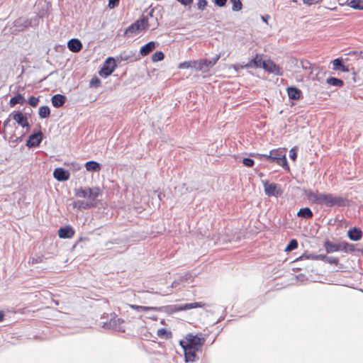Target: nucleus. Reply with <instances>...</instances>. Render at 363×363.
<instances>
[{
  "instance_id": "53",
  "label": "nucleus",
  "mask_w": 363,
  "mask_h": 363,
  "mask_svg": "<svg viewBox=\"0 0 363 363\" xmlns=\"http://www.w3.org/2000/svg\"><path fill=\"white\" fill-rule=\"evenodd\" d=\"M179 3L184 6H189L192 4L194 0H177Z\"/></svg>"
},
{
  "instance_id": "3",
  "label": "nucleus",
  "mask_w": 363,
  "mask_h": 363,
  "mask_svg": "<svg viewBox=\"0 0 363 363\" xmlns=\"http://www.w3.org/2000/svg\"><path fill=\"white\" fill-rule=\"evenodd\" d=\"M323 246L326 252L328 254L340 251L345 252H353L355 251L354 245L346 241H341L338 243H333L329 240H326Z\"/></svg>"
},
{
  "instance_id": "51",
  "label": "nucleus",
  "mask_w": 363,
  "mask_h": 363,
  "mask_svg": "<svg viewBox=\"0 0 363 363\" xmlns=\"http://www.w3.org/2000/svg\"><path fill=\"white\" fill-rule=\"evenodd\" d=\"M100 169H101V164L99 162L92 160V162H91L92 172H99L100 170Z\"/></svg>"
},
{
  "instance_id": "24",
  "label": "nucleus",
  "mask_w": 363,
  "mask_h": 363,
  "mask_svg": "<svg viewBox=\"0 0 363 363\" xmlns=\"http://www.w3.org/2000/svg\"><path fill=\"white\" fill-rule=\"evenodd\" d=\"M66 96L60 94H55L51 99L52 104L55 108L62 107L66 102Z\"/></svg>"
},
{
  "instance_id": "42",
  "label": "nucleus",
  "mask_w": 363,
  "mask_h": 363,
  "mask_svg": "<svg viewBox=\"0 0 363 363\" xmlns=\"http://www.w3.org/2000/svg\"><path fill=\"white\" fill-rule=\"evenodd\" d=\"M44 257L43 256H35L30 257L28 263L31 264L40 263L43 261Z\"/></svg>"
},
{
  "instance_id": "30",
  "label": "nucleus",
  "mask_w": 363,
  "mask_h": 363,
  "mask_svg": "<svg viewBox=\"0 0 363 363\" xmlns=\"http://www.w3.org/2000/svg\"><path fill=\"white\" fill-rule=\"evenodd\" d=\"M265 60L262 59V55L256 54L252 59V63L254 68H262V65L264 64Z\"/></svg>"
},
{
  "instance_id": "2",
  "label": "nucleus",
  "mask_w": 363,
  "mask_h": 363,
  "mask_svg": "<svg viewBox=\"0 0 363 363\" xmlns=\"http://www.w3.org/2000/svg\"><path fill=\"white\" fill-rule=\"evenodd\" d=\"M44 16V12H40L38 15L30 18L21 17L15 20L13 26L11 28V33L16 35L18 33L25 30L29 27H35L39 24L40 18Z\"/></svg>"
},
{
  "instance_id": "29",
  "label": "nucleus",
  "mask_w": 363,
  "mask_h": 363,
  "mask_svg": "<svg viewBox=\"0 0 363 363\" xmlns=\"http://www.w3.org/2000/svg\"><path fill=\"white\" fill-rule=\"evenodd\" d=\"M313 216V213L308 207L302 208L297 213V216L303 218H311Z\"/></svg>"
},
{
  "instance_id": "55",
  "label": "nucleus",
  "mask_w": 363,
  "mask_h": 363,
  "mask_svg": "<svg viewBox=\"0 0 363 363\" xmlns=\"http://www.w3.org/2000/svg\"><path fill=\"white\" fill-rule=\"evenodd\" d=\"M326 257H327L326 255H323V254L317 255H315V260H322V261L325 262Z\"/></svg>"
},
{
  "instance_id": "14",
  "label": "nucleus",
  "mask_w": 363,
  "mask_h": 363,
  "mask_svg": "<svg viewBox=\"0 0 363 363\" xmlns=\"http://www.w3.org/2000/svg\"><path fill=\"white\" fill-rule=\"evenodd\" d=\"M43 139V134L41 130H38L37 133H33L29 135L26 141V146L29 148L36 147L39 146Z\"/></svg>"
},
{
  "instance_id": "21",
  "label": "nucleus",
  "mask_w": 363,
  "mask_h": 363,
  "mask_svg": "<svg viewBox=\"0 0 363 363\" xmlns=\"http://www.w3.org/2000/svg\"><path fill=\"white\" fill-rule=\"evenodd\" d=\"M363 235L362 231L359 228L354 227L348 230L347 236L352 241H359Z\"/></svg>"
},
{
  "instance_id": "31",
  "label": "nucleus",
  "mask_w": 363,
  "mask_h": 363,
  "mask_svg": "<svg viewBox=\"0 0 363 363\" xmlns=\"http://www.w3.org/2000/svg\"><path fill=\"white\" fill-rule=\"evenodd\" d=\"M326 82L333 86L342 87L344 86V82L342 79L333 77L327 78Z\"/></svg>"
},
{
  "instance_id": "13",
  "label": "nucleus",
  "mask_w": 363,
  "mask_h": 363,
  "mask_svg": "<svg viewBox=\"0 0 363 363\" xmlns=\"http://www.w3.org/2000/svg\"><path fill=\"white\" fill-rule=\"evenodd\" d=\"M123 320L117 318V316H114L113 318H111L108 323H104V327L111 328L115 331L124 332L125 327L123 325Z\"/></svg>"
},
{
  "instance_id": "25",
  "label": "nucleus",
  "mask_w": 363,
  "mask_h": 363,
  "mask_svg": "<svg viewBox=\"0 0 363 363\" xmlns=\"http://www.w3.org/2000/svg\"><path fill=\"white\" fill-rule=\"evenodd\" d=\"M286 90L290 99L298 100L301 96V91L296 86H289Z\"/></svg>"
},
{
  "instance_id": "23",
  "label": "nucleus",
  "mask_w": 363,
  "mask_h": 363,
  "mask_svg": "<svg viewBox=\"0 0 363 363\" xmlns=\"http://www.w3.org/2000/svg\"><path fill=\"white\" fill-rule=\"evenodd\" d=\"M67 48L73 52H78L82 48L81 41L77 38H72L67 42Z\"/></svg>"
},
{
  "instance_id": "39",
  "label": "nucleus",
  "mask_w": 363,
  "mask_h": 363,
  "mask_svg": "<svg viewBox=\"0 0 363 363\" xmlns=\"http://www.w3.org/2000/svg\"><path fill=\"white\" fill-rule=\"evenodd\" d=\"M152 62H156L164 58V54L162 51L155 52L151 57Z\"/></svg>"
},
{
  "instance_id": "12",
  "label": "nucleus",
  "mask_w": 363,
  "mask_h": 363,
  "mask_svg": "<svg viewBox=\"0 0 363 363\" xmlns=\"http://www.w3.org/2000/svg\"><path fill=\"white\" fill-rule=\"evenodd\" d=\"M262 69L270 74H274L277 76L283 75L281 68L269 59L265 60L264 64L262 65Z\"/></svg>"
},
{
  "instance_id": "20",
  "label": "nucleus",
  "mask_w": 363,
  "mask_h": 363,
  "mask_svg": "<svg viewBox=\"0 0 363 363\" xmlns=\"http://www.w3.org/2000/svg\"><path fill=\"white\" fill-rule=\"evenodd\" d=\"M74 235V230L73 228L70 225H65L64 227H61L58 230V236L60 238L67 239L71 238Z\"/></svg>"
},
{
  "instance_id": "7",
  "label": "nucleus",
  "mask_w": 363,
  "mask_h": 363,
  "mask_svg": "<svg viewBox=\"0 0 363 363\" xmlns=\"http://www.w3.org/2000/svg\"><path fill=\"white\" fill-rule=\"evenodd\" d=\"M184 342L183 346L189 347L197 351H200L204 345L206 340L199 337L198 335L188 333L185 336V340H182Z\"/></svg>"
},
{
  "instance_id": "52",
  "label": "nucleus",
  "mask_w": 363,
  "mask_h": 363,
  "mask_svg": "<svg viewBox=\"0 0 363 363\" xmlns=\"http://www.w3.org/2000/svg\"><path fill=\"white\" fill-rule=\"evenodd\" d=\"M100 84H101L100 79L96 76L92 77V87L96 88V87L99 86Z\"/></svg>"
},
{
  "instance_id": "26",
  "label": "nucleus",
  "mask_w": 363,
  "mask_h": 363,
  "mask_svg": "<svg viewBox=\"0 0 363 363\" xmlns=\"http://www.w3.org/2000/svg\"><path fill=\"white\" fill-rule=\"evenodd\" d=\"M74 191V195L78 198L91 199V188H88L87 189H84L82 188L75 189Z\"/></svg>"
},
{
  "instance_id": "49",
  "label": "nucleus",
  "mask_w": 363,
  "mask_h": 363,
  "mask_svg": "<svg viewBox=\"0 0 363 363\" xmlns=\"http://www.w3.org/2000/svg\"><path fill=\"white\" fill-rule=\"evenodd\" d=\"M119 2H120V0H108V6L111 9H113L118 6Z\"/></svg>"
},
{
  "instance_id": "45",
  "label": "nucleus",
  "mask_w": 363,
  "mask_h": 363,
  "mask_svg": "<svg viewBox=\"0 0 363 363\" xmlns=\"http://www.w3.org/2000/svg\"><path fill=\"white\" fill-rule=\"evenodd\" d=\"M38 102L39 99L33 96H30L28 100V104L32 107H36L38 104Z\"/></svg>"
},
{
  "instance_id": "22",
  "label": "nucleus",
  "mask_w": 363,
  "mask_h": 363,
  "mask_svg": "<svg viewBox=\"0 0 363 363\" xmlns=\"http://www.w3.org/2000/svg\"><path fill=\"white\" fill-rule=\"evenodd\" d=\"M156 43H155L154 41H150V42H148L147 43H146L145 45H144L143 46H142L140 50V53L138 54V55H140V57L141 56L142 57L147 56L150 52H152L156 47Z\"/></svg>"
},
{
  "instance_id": "6",
  "label": "nucleus",
  "mask_w": 363,
  "mask_h": 363,
  "mask_svg": "<svg viewBox=\"0 0 363 363\" xmlns=\"http://www.w3.org/2000/svg\"><path fill=\"white\" fill-rule=\"evenodd\" d=\"M148 27L149 24L147 17L142 16L141 18H140L126 28L125 34L128 36L135 35L147 29Z\"/></svg>"
},
{
  "instance_id": "34",
  "label": "nucleus",
  "mask_w": 363,
  "mask_h": 363,
  "mask_svg": "<svg viewBox=\"0 0 363 363\" xmlns=\"http://www.w3.org/2000/svg\"><path fill=\"white\" fill-rule=\"evenodd\" d=\"M196 60L195 61H185L180 63L178 66L179 69L193 68L196 70Z\"/></svg>"
},
{
  "instance_id": "15",
  "label": "nucleus",
  "mask_w": 363,
  "mask_h": 363,
  "mask_svg": "<svg viewBox=\"0 0 363 363\" xmlns=\"http://www.w3.org/2000/svg\"><path fill=\"white\" fill-rule=\"evenodd\" d=\"M205 306V303H203L201 302H194V303H184L180 305H174L172 306V308L174 309V311L178 312V311H187L199 307H203Z\"/></svg>"
},
{
  "instance_id": "37",
  "label": "nucleus",
  "mask_w": 363,
  "mask_h": 363,
  "mask_svg": "<svg viewBox=\"0 0 363 363\" xmlns=\"http://www.w3.org/2000/svg\"><path fill=\"white\" fill-rule=\"evenodd\" d=\"M100 194L99 187L92 188V209L96 208V199Z\"/></svg>"
},
{
  "instance_id": "57",
  "label": "nucleus",
  "mask_w": 363,
  "mask_h": 363,
  "mask_svg": "<svg viewBox=\"0 0 363 363\" xmlns=\"http://www.w3.org/2000/svg\"><path fill=\"white\" fill-rule=\"evenodd\" d=\"M12 118H10L9 116L4 121L3 126L4 128H7L10 125L11 119Z\"/></svg>"
},
{
  "instance_id": "43",
  "label": "nucleus",
  "mask_w": 363,
  "mask_h": 363,
  "mask_svg": "<svg viewBox=\"0 0 363 363\" xmlns=\"http://www.w3.org/2000/svg\"><path fill=\"white\" fill-rule=\"evenodd\" d=\"M196 5L199 11H203L208 5V1L207 0H198Z\"/></svg>"
},
{
  "instance_id": "41",
  "label": "nucleus",
  "mask_w": 363,
  "mask_h": 363,
  "mask_svg": "<svg viewBox=\"0 0 363 363\" xmlns=\"http://www.w3.org/2000/svg\"><path fill=\"white\" fill-rule=\"evenodd\" d=\"M315 255H313V254L303 253L302 255H301L300 257L296 258V259L295 261L298 262V261L303 260V259H313V260H315Z\"/></svg>"
},
{
  "instance_id": "35",
  "label": "nucleus",
  "mask_w": 363,
  "mask_h": 363,
  "mask_svg": "<svg viewBox=\"0 0 363 363\" xmlns=\"http://www.w3.org/2000/svg\"><path fill=\"white\" fill-rule=\"evenodd\" d=\"M349 6L354 9L363 10V0H351Z\"/></svg>"
},
{
  "instance_id": "27",
  "label": "nucleus",
  "mask_w": 363,
  "mask_h": 363,
  "mask_svg": "<svg viewBox=\"0 0 363 363\" xmlns=\"http://www.w3.org/2000/svg\"><path fill=\"white\" fill-rule=\"evenodd\" d=\"M72 205L74 208L78 209H88L91 207V199L75 201Z\"/></svg>"
},
{
  "instance_id": "62",
  "label": "nucleus",
  "mask_w": 363,
  "mask_h": 363,
  "mask_svg": "<svg viewBox=\"0 0 363 363\" xmlns=\"http://www.w3.org/2000/svg\"><path fill=\"white\" fill-rule=\"evenodd\" d=\"M4 319V313L3 311H0V322H2Z\"/></svg>"
},
{
  "instance_id": "1",
  "label": "nucleus",
  "mask_w": 363,
  "mask_h": 363,
  "mask_svg": "<svg viewBox=\"0 0 363 363\" xmlns=\"http://www.w3.org/2000/svg\"><path fill=\"white\" fill-rule=\"evenodd\" d=\"M307 199L313 203L324 205L326 207L345 206L346 199L341 196H335L329 193H320L318 191H313L308 189L306 191Z\"/></svg>"
},
{
  "instance_id": "40",
  "label": "nucleus",
  "mask_w": 363,
  "mask_h": 363,
  "mask_svg": "<svg viewBox=\"0 0 363 363\" xmlns=\"http://www.w3.org/2000/svg\"><path fill=\"white\" fill-rule=\"evenodd\" d=\"M25 134L26 133H22L21 135L18 136L15 133H13L11 135L9 141L13 143H18L23 140V138L24 137Z\"/></svg>"
},
{
  "instance_id": "32",
  "label": "nucleus",
  "mask_w": 363,
  "mask_h": 363,
  "mask_svg": "<svg viewBox=\"0 0 363 363\" xmlns=\"http://www.w3.org/2000/svg\"><path fill=\"white\" fill-rule=\"evenodd\" d=\"M38 114L40 118H46L50 115V108L48 106H43L39 108Z\"/></svg>"
},
{
  "instance_id": "4",
  "label": "nucleus",
  "mask_w": 363,
  "mask_h": 363,
  "mask_svg": "<svg viewBox=\"0 0 363 363\" xmlns=\"http://www.w3.org/2000/svg\"><path fill=\"white\" fill-rule=\"evenodd\" d=\"M256 157H257L260 160L264 158L267 160H269L272 162H276L277 164L282 167L283 168H289L287 160L286 158V155H283L282 152L280 150L270 151L269 155L257 154Z\"/></svg>"
},
{
  "instance_id": "33",
  "label": "nucleus",
  "mask_w": 363,
  "mask_h": 363,
  "mask_svg": "<svg viewBox=\"0 0 363 363\" xmlns=\"http://www.w3.org/2000/svg\"><path fill=\"white\" fill-rule=\"evenodd\" d=\"M130 308L132 309L136 310L138 311H158L157 307H150V306H143L138 305H130Z\"/></svg>"
},
{
  "instance_id": "10",
  "label": "nucleus",
  "mask_w": 363,
  "mask_h": 363,
  "mask_svg": "<svg viewBox=\"0 0 363 363\" xmlns=\"http://www.w3.org/2000/svg\"><path fill=\"white\" fill-rule=\"evenodd\" d=\"M264 193L268 196H279L281 194L280 186L275 183H269L268 180L262 181Z\"/></svg>"
},
{
  "instance_id": "63",
  "label": "nucleus",
  "mask_w": 363,
  "mask_h": 363,
  "mask_svg": "<svg viewBox=\"0 0 363 363\" xmlns=\"http://www.w3.org/2000/svg\"><path fill=\"white\" fill-rule=\"evenodd\" d=\"M89 86H91V81H89Z\"/></svg>"
},
{
  "instance_id": "48",
  "label": "nucleus",
  "mask_w": 363,
  "mask_h": 363,
  "mask_svg": "<svg viewBox=\"0 0 363 363\" xmlns=\"http://www.w3.org/2000/svg\"><path fill=\"white\" fill-rule=\"evenodd\" d=\"M301 66L303 69H311L312 68L311 63L308 60H301Z\"/></svg>"
},
{
  "instance_id": "16",
  "label": "nucleus",
  "mask_w": 363,
  "mask_h": 363,
  "mask_svg": "<svg viewBox=\"0 0 363 363\" xmlns=\"http://www.w3.org/2000/svg\"><path fill=\"white\" fill-rule=\"evenodd\" d=\"M184 342L182 340L179 341V345L184 350V359L186 362H194L195 360L196 352H198L196 350L191 349L189 347H186L183 346Z\"/></svg>"
},
{
  "instance_id": "46",
  "label": "nucleus",
  "mask_w": 363,
  "mask_h": 363,
  "mask_svg": "<svg viewBox=\"0 0 363 363\" xmlns=\"http://www.w3.org/2000/svg\"><path fill=\"white\" fill-rule=\"evenodd\" d=\"M242 164L247 167H252L254 165L255 162L250 157H245L242 159Z\"/></svg>"
},
{
  "instance_id": "58",
  "label": "nucleus",
  "mask_w": 363,
  "mask_h": 363,
  "mask_svg": "<svg viewBox=\"0 0 363 363\" xmlns=\"http://www.w3.org/2000/svg\"><path fill=\"white\" fill-rule=\"evenodd\" d=\"M101 302H103V303L105 305V306H107V303L104 301H100V300H96L95 301V303H93L92 302V307H95V306H100V303Z\"/></svg>"
},
{
  "instance_id": "61",
  "label": "nucleus",
  "mask_w": 363,
  "mask_h": 363,
  "mask_svg": "<svg viewBox=\"0 0 363 363\" xmlns=\"http://www.w3.org/2000/svg\"><path fill=\"white\" fill-rule=\"evenodd\" d=\"M269 16H268V15H265V16H262V21H263L264 23H267V21H268V19H269Z\"/></svg>"
},
{
  "instance_id": "56",
  "label": "nucleus",
  "mask_w": 363,
  "mask_h": 363,
  "mask_svg": "<svg viewBox=\"0 0 363 363\" xmlns=\"http://www.w3.org/2000/svg\"><path fill=\"white\" fill-rule=\"evenodd\" d=\"M242 68H245V69L254 68V65H252V60H250L247 63L242 65Z\"/></svg>"
},
{
  "instance_id": "36",
  "label": "nucleus",
  "mask_w": 363,
  "mask_h": 363,
  "mask_svg": "<svg viewBox=\"0 0 363 363\" xmlns=\"http://www.w3.org/2000/svg\"><path fill=\"white\" fill-rule=\"evenodd\" d=\"M298 241L296 239H291L285 248L286 252L292 251L298 247Z\"/></svg>"
},
{
  "instance_id": "50",
  "label": "nucleus",
  "mask_w": 363,
  "mask_h": 363,
  "mask_svg": "<svg viewBox=\"0 0 363 363\" xmlns=\"http://www.w3.org/2000/svg\"><path fill=\"white\" fill-rule=\"evenodd\" d=\"M228 0H212V2L218 7H223L225 6Z\"/></svg>"
},
{
  "instance_id": "28",
  "label": "nucleus",
  "mask_w": 363,
  "mask_h": 363,
  "mask_svg": "<svg viewBox=\"0 0 363 363\" xmlns=\"http://www.w3.org/2000/svg\"><path fill=\"white\" fill-rule=\"evenodd\" d=\"M26 101V99L21 94H17L16 96L11 98L9 101V106L11 107H14L18 104L23 105Z\"/></svg>"
},
{
  "instance_id": "5",
  "label": "nucleus",
  "mask_w": 363,
  "mask_h": 363,
  "mask_svg": "<svg viewBox=\"0 0 363 363\" xmlns=\"http://www.w3.org/2000/svg\"><path fill=\"white\" fill-rule=\"evenodd\" d=\"M118 66L134 62L140 60L137 50H125L114 57Z\"/></svg>"
},
{
  "instance_id": "44",
  "label": "nucleus",
  "mask_w": 363,
  "mask_h": 363,
  "mask_svg": "<svg viewBox=\"0 0 363 363\" xmlns=\"http://www.w3.org/2000/svg\"><path fill=\"white\" fill-rule=\"evenodd\" d=\"M325 262L337 265L339 263V259L337 257H332V256H327L325 258Z\"/></svg>"
},
{
  "instance_id": "9",
  "label": "nucleus",
  "mask_w": 363,
  "mask_h": 363,
  "mask_svg": "<svg viewBox=\"0 0 363 363\" xmlns=\"http://www.w3.org/2000/svg\"><path fill=\"white\" fill-rule=\"evenodd\" d=\"M220 58V55H216L211 60L209 59H202L199 60H196V70L201 71L202 72H207L210 70V69L214 66L218 60Z\"/></svg>"
},
{
  "instance_id": "8",
  "label": "nucleus",
  "mask_w": 363,
  "mask_h": 363,
  "mask_svg": "<svg viewBox=\"0 0 363 363\" xmlns=\"http://www.w3.org/2000/svg\"><path fill=\"white\" fill-rule=\"evenodd\" d=\"M118 64L113 57H108L104 61L101 69L99 71V74L103 78H106L114 72L117 67Z\"/></svg>"
},
{
  "instance_id": "18",
  "label": "nucleus",
  "mask_w": 363,
  "mask_h": 363,
  "mask_svg": "<svg viewBox=\"0 0 363 363\" xmlns=\"http://www.w3.org/2000/svg\"><path fill=\"white\" fill-rule=\"evenodd\" d=\"M193 280V277L190 272H186L183 276H179L177 279H176L171 285L172 288H177L179 287L180 285L184 283H190Z\"/></svg>"
},
{
  "instance_id": "19",
  "label": "nucleus",
  "mask_w": 363,
  "mask_h": 363,
  "mask_svg": "<svg viewBox=\"0 0 363 363\" xmlns=\"http://www.w3.org/2000/svg\"><path fill=\"white\" fill-rule=\"evenodd\" d=\"M332 64L333 70L342 71L343 72H348L350 71L349 67L344 64V60L342 57L333 60Z\"/></svg>"
},
{
  "instance_id": "60",
  "label": "nucleus",
  "mask_w": 363,
  "mask_h": 363,
  "mask_svg": "<svg viewBox=\"0 0 363 363\" xmlns=\"http://www.w3.org/2000/svg\"><path fill=\"white\" fill-rule=\"evenodd\" d=\"M84 165H85V167H86V170L89 171V172H91V160L86 162Z\"/></svg>"
},
{
  "instance_id": "59",
  "label": "nucleus",
  "mask_w": 363,
  "mask_h": 363,
  "mask_svg": "<svg viewBox=\"0 0 363 363\" xmlns=\"http://www.w3.org/2000/svg\"><path fill=\"white\" fill-rule=\"evenodd\" d=\"M304 4L311 6L315 3V0H303Z\"/></svg>"
},
{
  "instance_id": "11",
  "label": "nucleus",
  "mask_w": 363,
  "mask_h": 363,
  "mask_svg": "<svg viewBox=\"0 0 363 363\" xmlns=\"http://www.w3.org/2000/svg\"><path fill=\"white\" fill-rule=\"evenodd\" d=\"M9 117L12 118L20 126L26 128L28 132L30 130V125L28 121L26 115L23 114L20 111H14L9 114Z\"/></svg>"
},
{
  "instance_id": "54",
  "label": "nucleus",
  "mask_w": 363,
  "mask_h": 363,
  "mask_svg": "<svg viewBox=\"0 0 363 363\" xmlns=\"http://www.w3.org/2000/svg\"><path fill=\"white\" fill-rule=\"evenodd\" d=\"M167 334H170V332H168L165 328H160L157 330L158 336L161 337Z\"/></svg>"
},
{
  "instance_id": "38",
  "label": "nucleus",
  "mask_w": 363,
  "mask_h": 363,
  "mask_svg": "<svg viewBox=\"0 0 363 363\" xmlns=\"http://www.w3.org/2000/svg\"><path fill=\"white\" fill-rule=\"evenodd\" d=\"M232 3V10L233 11H239L242 9V4L240 0H230Z\"/></svg>"
},
{
  "instance_id": "17",
  "label": "nucleus",
  "mask_w": 363,
  "mask_h": 363,
  "mask_svg": "<svg viewBox=\"0 0 363 363\" xmlns=\"http://www.w3.org/2000/svg\"><path fill=\"white\" fill-rule=\"evenodd\" d=\"M69 171L62 168L57 167L55 169L53 172L54 178L59 182H65L69 179Z\"/></svg>"
},
{
  "instance_id": "47",
  "label": "nucleus",
  "mask_w": 363,
  "mask_h": 363,
  "mask_svg": "<svg viewBox=\"0 0 363 363\" xmlns=\"http://www.w3.org/2000/svg\"><path fill=\"white\" fill-rule=\"evenodd\" d=\"M297 147H294L289 150V157L292 160H295L297 157Z\"/></svg>"
}]
</instances>
